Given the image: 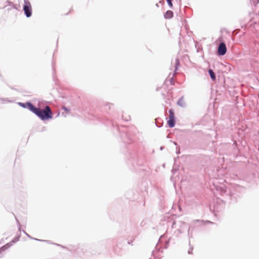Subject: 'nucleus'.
Masks as SVG:
<instances>
[{"instance_id":"nucleus-12","label":"nucleus","mask_w":259,"mask_h":259,"mask_svg":"<svg viewBox=\"0 0 259 259\" xmlns=\"http://www.w3.org/2000/svg\"><path fill=\"white\" fill-rule=\"evenodd\" d=\"M176 63L177 65H179L180 63L179 59H177L176 60Z\"/></svg>"},{"instance_id":"nucleus-8","label":"nucleus","mask_w":259,"mask_h":259,"mask_svg":"<svg viewBox=\"0 0 259 259\" xmlns=\"http://www.w3.org/2000/svg\"><path fill=\"white\" fill-rule=\"evenodd\" d=\"M72 11L71 8H68L67 10H64V13L65 15H68Z\"/></svg>"},{"instance_id":"nucleus-5","label":"nucleus","mask_w":259,"mask_h":259,"mask_svg":"<svg viewBox=\"0 0 259 259\" xmlns=\"http://www.w3.org/2000/svg\"><path fill=\"white\" fill-rule=\"evenodd\" d=\"M174 85V81L173 80V79L171 78L168 80H166L165 81V83L164 84V88H165L166 87L170 86V88L168 89V92H170L172 89V86Z\"/></svg>"},{"instance_id":"nucleus-11","label":"nucleus","mask_w":259,"mask_h":259,"mask_svg":"<svg viewBox=\"0 0 259 259\" xmlns=\"http://www.w3.org/2000/svg\"><path fill=\"white\" fill-rule=\"evenodd\" d=\"M63 109L64 110L67 112H69V110L65 107H63Z\"/></svg>"},{"instance_id":"nucleus-3","label":"nucleus","mask_w":259,"mask_h":259,"mask_svg":"<svg viewBox=\"0 0 259 259\" xmlns=\"http://www.w3.org/2000/svg\"><path fill=\"white\" fill-rule=\"evenodd\" d=\"M169 119L167 121V124L170 127H173L175 125V116L172 109L169 110Z\"/></svg>"},{"instance_id":"nucleus-10","label":"nucleus","mask_w":259,"mask_h":259,"mask_svg":"<svg viewBox=\"0 0 259 259\" xmlns=\"http://www.w3.org/2000/svg\"><path fill=\"white\" fill-rule=\"evenodd\" d=\"M183 101H184L183 99H180L178 102V104L180 106H183Z\"/></svg>"},{"instance_id":"nucleus-9","label":"nucleus","mask_w":259,"mask_h":259,"mask_svg":"<svg viewBox=\"0 0 259 259\" xmlns=\"http://www.w3.org/2000/svg\"><path fill=\"white\" fill-rule=\"evenodd\" d=\"M167 3H168V5L169 6V7L170 8H172V7H173V5H172V0H166Z\"/></svg>"},{"instance_id":"nucleus-1","label":"nucleus","mask_w":259,"mask_h":259,"mask_svg":"<svg viewBox=\"0 0 259 259\" xmlns=\"http://www.w3.org/2000/svg\"><path fill=\"white\" fill-rule=\"evenodd\" d=\"M27 106L30 110L42 120H47L52 118V112L50 107L48 106H47L44 110L34 107L30 103H27Z\"/></svg>"},{"instance_id":"nucleus-6","label":"nucleus","mask_w":259,"mask_h":259,"mask_svg":"<svg viewBox=\"0 0 259 259\" xmlns=\"http://www.w3.org/2000/svg\"><path fill=\"white\" fill-rule=\"evenodd\" d=\"M173 17V12L170 11H167L164 14V18L165 19H170Z\"/></svg>"},{"instance_id":"nucleus-7","label":"nucleus","mask_w":259,"mask_h":259,"mask_svg":"<svg viewBox=\"0 0 259 259\" xmlns=\"http://www.w3.org/2000/svg\"><path fill=\"white\" fill-rule=\"evenodd\" d=\"M208 72L209 73V75L210 76L211 78L213 81L215 80V75L213 71L211 69H209L208 70Z\"/></svg>"},{"instance_id":"nucleus-4","label":"nucleus","mask_w":259,"mask_h":259,"mask_svg":"<svg viewBox=\"0 0 259 259\" xmlns=\"http://www.w3.org/2000/svg\"><path fill=\"white\" fill-rule=\"evenodd\" d=\"M227 52V47L226 45L224 42H222L220 44L218 50V53L219 55L223 56Z\"/></svg>"},{"instance_id":"nucleus-2","label":"nucleus","mask_w":259,"mask_h":259,"mask_svg":"<svg viewBox=\"0 0 259 259\" xmlns=\"http://www.w3.org/2000/svg\"><path fill=\"white\" fill-rule=\"evenodd\" d=\"M23 10L27 17H30L32 14V6L29 0H24Z\"/></svg>"}]
</instances>
